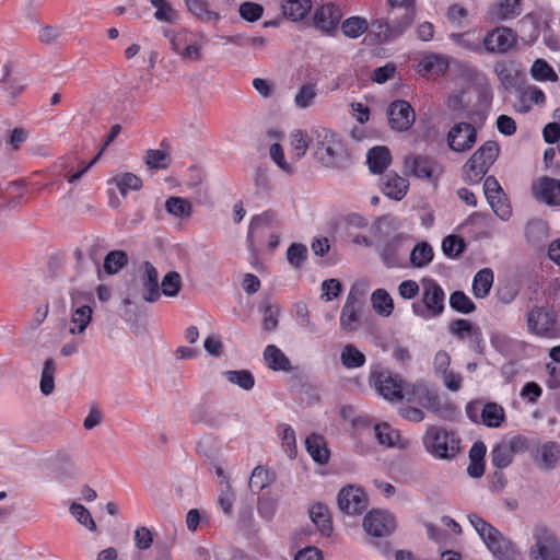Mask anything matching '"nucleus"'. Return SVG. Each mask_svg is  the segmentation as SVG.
<instances>
[{"label":"nucleus","instance_id":"f257e3e1","mask_svg":"<svg viewBox=\"0 0 560 560\" xmlns=\"http://www.w3.org/2000/svg\"><path fill=\"white\" fill-rule=\"evenodd\" d=\"M371 233L381 244V256L388 268L401 266L405 242L408 235L399 231L398 221L389 215L378 218Z\"/></svg>","mask_w":560,"mask_h":560},{"label":"nucleus","instance_id":"f03ea898","mask_svg":"<svg viewBox=\"0 0 560 560\" xmlns=\"http://www.w3.org/2000/svg\"><path fill=\"white\" fill-rule=\"evenodd\" d=\"M311 141L315 147V158L326 167L338 166L346 155L343 143L338 135L325 127L312 128Z\"/></svg>","mask_w":560,"mask_h":560},{"label":"nucleus","instance_id":"7ed1b4c3","mask_svg":"<svg viewBox=\"0 0 560 560\" xmlns=\"http://www.w3.org/2000/svg\"><path fill=\"white\" fill-rule=\"evenodd\" d=\"M468 520L494 557L500 560L515 559L517 556L516 546L501 532L477 514H469Z\"/></svg>","mask_w":560,"mask_h":560},{"label":"nucleus","instance_id":"20e7f679","mask_svg":"<svg viewBox=\"0 0 560 560\" xmlns=\"http://www.w3.org/2000/svg\"><path fill=\"white\" fill-rule=\"evenodd\" d=\"M425 451L438 459H451L460 450V439L454 431L442 427L429 425L422 436Z\"/></svg>","mask_w":560,"mask_h":560},{"label":"nucleus","instance_id":"39448f33","mask_svg":"<svg viewBox=\"0 0 560 560\" xmlns=\"http://www.w3.org/2000/svg\"><path fill=\"white\" fill-rule=\"evenodd\" d=\"M499 151L495 141L485 142L464 165L466 180L469 184L479 183L498 159Z\"/></svg>","mask_w":560,"mask_h":560},{"label":"nucleus","instance_id":"423d86ee","mask_svg":"<svg viewBox=\"0 0 560 560\" xmlns=\"http://www.w3.org/2000/svg\"><path fill=\"white\" fill-rule=\"evenodd\" d=\"M534 544L528 550L529 560H560V541L545 524L533 527Z\"/></svg>","mask_w":560,"mask_h":560},{"label":"nucleus","instance_id":"0eeeda50","mask_svg":"<svg viewBox=\"0 0 560 560\" xmlns=\"http://www.w3.org/2000/svg\"><path fill=\"white\" fill-rule=\"evenodd\" d=\"M518 35L508 26H497L483 37V54L506 55L517 47Z\"/></svg>","mask_w":560,"mask_h":560},{"label":"nucleus","instance_id":"6e6552de","mask_svg":"<svg viewBox=\"0 0 560 560\" xmlns=\"http://www.w3.org/2000/svg\"><path fill=\"white\" fill-rule=\"evenodd\" d=\"M558 315L550 306H535L528 311L526 323L529 332L545 338L556 336Z\"/></svg>","mask_w":560,"mask_h":560},{"label":"nucleus","instance_id":"1a4fd4ad","mask_svg":"<svg viewBox=\"0 0 560 560\" xmlns=\"http://www.w3.org/2000/svg\"><path fill=\"white\" fill-rule=\"evenodd\" d=\"M422 302L424 311H418L413 305V311L422 317H435L442 314L444 310L445 294L441 285L433 279H425L422 282Z\"/></svg>","mask_w":560,"mask_h":560},{"label":"nucleus","instance_id":"9d476101","mask_svg":"<svg viewBox=\"0 0 560 560\" xmlns=\"http://www.w3.org/2000/svg\"><path fill=\"white\" fill-rule=\"evenodd\" d=\"M527 447V439L522 435H514L508 441H502L491 451L492 465L499 469L506 468L513 462L514 455L524 453Z\"/></svg>","mask_w":560,"mask_h":560},{"label":"nucleus","instance_id":"9b49d317","mask_svg":"<svg viewBox=\"0 0 560 560\" xmlns=\"http://www.w3.org/2000/svg\"><path fill=\"white\" fill-rule=\"evenodd\" d=\"M337 503L341 512L348 515H358L366 510L369 501L361 487L348 485L339 491Z\"/></svg>","mask_w":560,"mask_h":560},{"label":"nucleus","instance_id":"f8f14e48","mask_svg":"<svg viewBox=\"0 0 560 560\" xmlns=\"http://www.w3.org/2000/svg\"><path fill=\"white\" fill-rule=\"evenodd\" d=\"M363 294L364 291L359 292L355 287L351 288L340 314V327L342 330L350 332L359 329L361 324V298Z\"/></svg>","mask_w":560,"mask_h":560},{"label":"nucleus","instance_id":"ddd939ff","mask_svg":"<svg viewBox=\"0 0 560 560\" xmlns=\"http://www.w3.org/2000/svg\"><path fill=\"white\" fill-rule=\"evenodd\" d=\"M389 126L396 131H406L416 120V114L411 105L404 100L392 102L387 107Z\"/></svg>","mask_w":560,"mask_h":560},{"label":"nucleus","instance_id":"4468645a","mask_svg":"<svg viewBox=\"0 0 560 560\" xmlns=\"http://www.w3.org/2000/svg\"><path fill=\"white\" fill-rule=\"evenodd\" d=\"M477 141L476 128L468 122L455 124L447 133V143L452 151L465 152Z\"/></svg>","mask_w":560,"mask_h":560},{"label":"nucleus","instance_id":"2eb2a0df","mask_svg":"<svg viewBox=\"0 0 560 560\" xmlns=\"http://www.w3.org/2000/svg\"><path fill=\"white\" fill-rule=\"evenodd\" d=\"M342 19V12L339 7L334 3H325L314 12V26L326 35H332L339 26Z\"/></svg>","mask_w":560,"mask_h":560},{"label":"nucleus","instance_id":"dca6fc26","mask_svg":"<svg viewBox=\"0 0 560 560\" xmlns=\"http://www.w3.org/2000/svg\"><path fill=\"white\" fill-rule=\"evenodd\" d=\"M363 527L374 537H385L394 532L396 522L388 512L373 510L364 516Z\"/></svg>","mask_w":560,"mask_h":560},{"label":"nucleus","instance_id":"f3484780","mask_svg":"<svg viewBox=\"0 0 560 560\" xmlns=\"http://www.w3.org/2000/svg\"><path fill=\"white\" fill-rule=\"evenodd\" d=\"M375 388L380 395L389 401H400L404 398L402 381L389 371L375 374Z\"/></svg>","mask_w":560,"mask_h":560},{"label":"nucleus","instance_id":"a211bd4d","mask_svg":"<svg viewBox=\"0 0 560 560\" xmlns=\"http://www.w3.org/2000/svg\"><path fill=\"white\" fill-rule=\"evenodd\" d=\"M534 197L549 206H560V179L548 176L539 177L533 183Z\"/></svg>","mask_w":560,"mask_h":560},{"label":"nucleus","instance_id":"6ab92c4d","mask_svg":"<svg viewBox=\"0 0 560 560\" xmlns=\"http://www.w3.org/2000/svg\"><path fill=\"white\" fill-rule=\"evenodd\" d=\"M448 330L458 339H468L471 348L478 349L482 341L480 328L467 319L458 318L450 323Z\"/></svg>","mask_w":560,"mask_h":560},{"label":"nucleus","instance_id":"aec40b11","mask_svg":"<svg viewBox=\"0 0 560 560\" xmlns=\"http://www.w3.org/2000/svg\"><path fill=\"white\" fill-rule=\"evenodd\" d=\"M143 272L141 275V284H142V296L143 300L153 303L158 301L161 296L160 284H159V273L155 267L149 262L144 261L142 265Z\"/></svg>","mask_w":560,"mask_h":560},{"label":"nucleus","instance_id":"412c9836","mask_svg":"<svg viewBox=\"0 0 560 560\" xmlns=\"http://www.w3.org/2000/svg\"><path fill=\"white\" fill-rule=\"evenodd\" d=\"M191 420L195 423H203L211 428H221L225 424L226 416L215 407L200 404L192 410Z\"/></svg>","mask_w":560,"mask_h":560},{"label":"nucleus","instance_id":"4be33fe9","mask_svg":"<svg viewBox=\"0 0 560 560\" xmlns=\"http://www.w3.org/2000/svg\"><path fill=\"white\" fill-rule=\"evenodd\" d=\"M381 187L388 198L401 200L408 191L409 183L406 178L390 172L382 177Z\"/></svg>","mask_w":560,"mask_h":560},{"label":"nucleus","instance_id":"5701e85b","mask_svg":"<svg viewBox=\"0 0 560 560\" xmlns=\"http://www.w3.org/2000/svg\"><path fill=\"white\" fill-rule=\"evenodd\" d=\"M409 400H412L419 404L421 407L430 410L432 412H438L440 410V398L438 394L431 390L425 384L419 382L413 384Z\"/></svg>","mask_w":560,"mask_h":560},{"label":"nucleus","instance_id":"b1692460","mask_svg":"<svg viewBox=\"0 0 560 560\" xmlns=\"http://www.w3.org/2000/svg\"><path fill=\"white\" fill-rule=\"evenodd\" d=\"M306 451L312 459L319 464L325 465L329 460L330 452L327 447L326 440L324 436L312 433L305 440Z\"/></svg>","mask_w":560,"mask_h":560},{"label":"nucleus","instance_id":"393cba45","mask_svg":"<svg viewBox=\"0 0 560 560\" xmlns=\"http://www.w3.org/2000/svg\"><path fill=\"white\" fill-rule=\"evenodd\" d=\"M448 67L450 58L447 56L430 52L420 60L419 72L442 75L447 71Z\"/></svg>","mask_w":560,"mask_h":560},{"label":"nucleus","instance_id":"a878e982","mask_svg":"<svg viewBox=\"0 0 560 560\" xmlns=\"http://www.w3.org/2000/svg\"><path fill=\"white\" fill-rule=\"evenodd\" d=\"M264 360L272 371L291 372L293 370L289 358L275 345L265 348Z\"/></svg>","mask_w":560,"mask_h":560},{"label":"nucleus","instance_id":"bb28decb","mask_svg":"<svg viewBox=\"0 0 560 560\" xmlns=\"http://www.w3.org/2000/svg\"><path fill=\"white\" fill-rule=\"evenodd\" d=\"M281 10L293 22L302 21L312 10V0H281Z\"/></svg>","mask_w":560,"mask_h":560},{"label":"nucleus","instance_id":"cd10ccee","mask_svg":"<svg viewBox=\"0 0 560 560\" xmlns=\"http://www.w3.org/2000/svg\"><path fill=\"white\" fill-rule=\"evenodd\" d=\"M392 155L388 148L378 145L369 150L366 162L372 173L380 174L390 164Z\"/></svg>","mask_w":560,"mask_h":560},{"label":"nucleus","instance_id":"c85d7f7f","mask_svg":"<svg viewBox=\"0 0 560 560\" xmlns=\"http://www.w3.org/2000/svg\"><path fill=\"white\" fill-rule=\"evenodd\" d=\"M405 168L419 178L432 177V161L423 155H409L404 161Z\"/></svg>","mask_w":560,"mask_h":560},{"label":"nucleus","instance_id":"c756f323","mask_svg":"<svg viewBox=\"0 0 560 560\" xmlns=\"http://www.w3.org/2000/svg\"><path fill=\"white\" fill-rule=\"evenodd\" d=\"M539 452L540 455L536 458V462L542 469H553L560 463V445L557 442L549 441L544 443Z\"/></svg>","mask_w":560,"mask_h":560},{"label":"nucleus","instance_id":"7c9ffc66","mask_svg":"<svg viewBox=\"0 0 560 560\" xmlns=\"http://www.w3.org/2000/svg\"><path fill=\"white\" fill-rule=\"evenodd\" d=\"M310 516L323 536H330L332 533V523L326 505L322 503L314 504L310 511Z\"/></svg>","mask_w":560,"mask_h":560},{"label":"nucleus","instance_id":"2f4dec72","mask_svg":"<svg viewBox=\"0 0 560 560\" xmlns=\"http://www.w3.org/2000/svg\"><path fill=\"white\" fill-rule=\"evenodd\" d=\"M187 10L198 20L205 23H215L220 14L209 9L207 0H185Z\"/></svg>","mask_w":560,"mask_h":560},{"label":"nucleus","instance_id":"473e14b6","mask_svg":"<svg viewBox=\"0 0 560 560\" xmlns=\"http://www.w3.org/2000/svg\"><path fill=\"white\" fill-rule=\"evenodd\" d=\"M493 284V271L490 268L479 270L472 280V293L477 299L486 298Z\"/></svg>","mask_w":560,"mask_h":560},{"label":"nucleus","instance_id":"72a5a7b5","mask_svg":"<svg viewBox=\"0 0 560 560\" xmlns=\"http://www.w3.org/2000/svg\"><path fill=\"white\" fill-rule=\"evenodd\" d=\"M505 419L502 406L497 402H487L481 408V422L488 428H498Z\"/></svg>","mask_w":560,"mask_h":560},{"label":"nucleus","instance_id":"f704fd0d","mask_svg":"<svg viewBox=\"0 0 560 560\" xmlns=\"http://www.w3.org/2000/svg\"><path fill=\"white\" fill-rule=\"evenodd\" d=\"M494 73L505 90H511L518 83V72L514 69L512 62H497L494 65Z\"/></svg>","mask_w":560,"mask_h":560},{"label":"nucleus","instance_id":"c9c22d12","mask_svg":"<svg viewBox=\"0 0 560 560\" xmlns=\"http://www.w3.org/2000/svg\"><path fill=\"white\" fill-rule=\"evenodd\" d=\"M523 11V0H499L494 5V15L501 21L512 20Z\"/></svg>","mask_w":560,"mask_h":560},{"label":"nucleus","instance_id":"e433bc0d","mask_svg":"<svg viewBox=\"0 0 560 560\" xmlns=\"http://www.w3.org/2000/svg\"><path fill=\"white\" fill-rule=\"evenodd\" d=\"M57 372V363L52 358L44 361L40 374L39 388L43 395L49 396L55 390V375Z\"/></svg>","mask_w":560,"mask_h":560},{"label":"nucleus","instance_id":"4c0bfd02","mask_svg":"<svg viewBox=\"0 0 560 560\" xmlns=\"http://www.w3.org/2000/svg\"><path fill=\"white\" fill-rule=\"evenodd\" d=\"M259 311L264 313L262 329L267 332L276 330L280 313L279 306L272 304L270 299L267 298L260 302Z\"/></svg>","mask_w":560,"mask_h":560},{"label":"nucleus","instance_id":"58836bf2","mask_svg":"<svg viewBox=\"0 0 560 560\" xmlns=\"http://www.w3.org/2000/svg\"><path fill=\"white\" fill-rule=\"evenodd\" d=\"M371 302L374 311L381 316H389L394 310V302L389 293L384 289H377L372 293Z\"/></svg>","mask_w":560,"mask_h":560},{"label":"nucleus","instance_id":"ea45409f","mask_svg":"<svg viewBox=\"0 0 560 560\" xmlns=\"http://www.w3.org/2000/svg\"><path fill=\"white\" fill-rule=\"evenodd\" d=\"M166 211L174 218L187 219L191 215V203L182 197H170L165 201Z\"/></svg>","mask_w":560,"mask_h":560},{"label":"nucleus","instance_id":"a19ab883","mask_svg":"<svg viewBox=\"0 0 560 560\" xmlns=\"http://www.w3.org/2000/svg\"><path fill=\"white\" fill-rule=\"evenodd\" d=\"M451 39L462 48H465L471 52L482 55L483 54V39L479 40L472 33H453Z\"/></svg>","mask_w":560,"mask_h":560},{"label":"nucleus","instance_id":"79ce46f5","mask_svg":"<svg viewBox=\"0 0 560 560\" xmlns=\"http://www.w3.org/2000/svg\"><path fill=\"white\" fill-rule=\"evenodd\" d=\"M433 248L427 242L417 244L410 252V262L413 267L422 268L433 259Z\"/></svg>","mask_w":560,"mask_h":560},{"label":"nucleus","instance_id":"37998d69","mask_svg":"<svg viewBox=\"0 0 560 560\" xmlns=\"http://www.w3.org/2000/svg\"><path fill=\"white\" fill-rule=\"evenodd\" d=\"M92 319V308L88 305L78 307L71 315V324L69 331L74 334H82Z\"/></svg>","mask_w":560,"mask_h":560},{"label":"nucleus","instance_id":"c03bdc74","mask_svg":"<svg viewBox=\"0 0 560 560\" xmlns=\"http://www.w3.org/2000/svg\"><path fill=\"white\" fill-rule=\"evenodd\" d=\"M278 434L281 439V445L284 453L290 458H294L296 455V438L292 427L287 423L279 424Z\"/></svg>","mask_w":560,"mask_h":560},{"label":"nucleus","instance_id":"a18cd8bd","mask_svg":"<svg viewBox=\"0 0 560 560\" xmlns=\"http://www.w3.org/2000/svg\"><path fill=\"white\" fill-rule=\"evenodd\" d=\"M395 16L392 19L389 23H392V34L395 38L399 37L412 24L415 20V9L407 8L402 9V13L398 15L393 12Z\"/></svg>","mask_w":560,"mask_h":560},{"label":"nucleus","instance_id":"49530a36","mask_svg":"<svg viewBox=\"0 0 560 560\" xmlns=\"http://www.w3.org/2000/svg\"><path fill=\"white\" fill-rule=\"evenodd\" d=\"M223 375L230 383L245 390H250L255 385V378L248 370L225 371Z\"/></svg>","mask_w":560,"mask_h":560},{"label":"nucleus","instance_id":"de8ad7c7","mask_svg":"<svg viewBox=\"0 0 560 560\" xmlns=\"http://www.w3.org/2000/svg\"><path fill=\"white\" fill-rule=\"evenodd\" d=\"M369 28V23L365 19L360 16H351L345 20L341 24V30L345 36L349 38H358Z\"/></svg>","mask_w":560,"mask_h":560},{"label":"nucleus","instance_id":"09e8293b","mask_svg":"<svg viewBox=\"0 0 560 560\" xmlns=\"http://www.w3.org/2000/svg\"><path fill=\"white\" fill-rule=\"evenodd\" d=\"M530 74L536 81H550L556 82L558 74L552 67L544 59H537L534 61L530 68Z\"/></svg>","mask_w":560,"mask_h":560},{"label":"nucleus","instance_id":"8fccbe9b","mask_svg":"<svg viewBox=\"0 0 560 560\" xmlns=\"http://www.w3.org/2000/svg\"><path fill=\"white\" fill-rule=\"evenodd\" d=\"M290 143L295 151V158L300 160L305 155L310 144L312 143L311 133L307 135L306 131L301 129L293 130L290 135Z\"/></svg>","mask_w":560,"mask_h":560},{"label":"nucleus","instance_id":"3c124183","mask_svg":"<svg viewBox=\"0 0 560 560\" xmlns=\"http://www.w3.org/2000/svg\"><path fill=\"white\" fill-rule=\"evenodd\" d=\"M341 362L347 369H357L365 363V357L353 345H347L341 351Z\"/></svg>","mask_w":560,"mask_h":560},{"label":"nucleus","instance_id":"603ef678","mask_svg":"<svg viewBox=\"0 0 560 560\" xmlns=\"http://www.w3.org/2000/svg\"><path fill=\"white\" fill-rule=\"evenodd\" d=\"M132 560H172L171 546L165 542H156L151 553L135 552Z\"/></svg>","mask_w":560,"mask_h":560},{"label":"nucleus","instance_id":"864d4df0","mask_svg":"<svg viewBox=\"0 0 560 560\" xmlns=\"http://www.w3.org/2000/svg\"><path fill=\"white\" fill-rule=\"evenodd\" d=\"M128 262V256L122 250L109 252L104 260V269L108 275H114L122 269Z\"/></svg>","mask_w":560,"mask_h":560},{"label":"nucleus","instance_id":"5fc2aeb1","mask_svg":"<svg viewBox=\"0 0 560 560\" xmlns=\"http://www.w3.org/2000/svg\"><path fill=\"white\" fill-rule=\"evenodd\" d=\"M160 288L165 296H176L182 289V278L179 273L176 271L167 272L162 280Z\"/></svg>","mask_w":560,"mask_h":560},{"label":"nucleus","instance_id":"6e6d98bb","mask_svg":"<svg viewBox=\"0 0 560 560\" xmlns=\"http://www.w3.org/2000/svg\"><path fill=\"white\" fill-rule=\"evenodd\" d=\"M269 483H270L269 471L262 466L255 467L250 475L249 482H248V487H249L250 491L254 493H259Z\"/></svg>","mask_w":560,"mask_h":560},{"label":"nucleus","instance_id":"4d7b16f0","mask_svg":"<svg viewBox=\"0 0 560 560\" xmlns=\"http://www.w3.org/2000/svg\"><path fill=\"white\" fill-rule=\"evenodd\" d=\"M450 305L463 314H469L476 310L475 303L463 291H455L451 294Z\"/></svg>","mask_w":560,"mask_h":560},{"label":"nucleus","instance_id":"13d9d810","mask_svg":"<svg viewBox=\"0 0 560 560\" xmlns=\"http://www.w3.org/2000/svg\"><path fill=\"white\" fill-rule=\"evenodd\" d=\"M317 95L315 84L308 83L300 88L294 97V104L296 107L305 109L313 105L314 100Z\"/></svg>","mask_w":560,"mask_h":560},{"label":"nucleus","instance_id":"bf43d9fd","mask_svg":"<svg viewBox=\"0 0 560 560\" xmlns=\"http://www.w3.org/2000/svg\"><path fill=\"white\" fill-rule=\"evenodd\" d=\"M465 249V241L458 235H448L442 242V250L450 258H457Z\"/></svg>","mask_w":560,"mask_h":560},{"label":"nucleus","instance_id":"052dcab7","mask_svg":"<svg viewBox=\"0 0 560 560\" xmlns=\"http://www.w3.org/2000/svg\"><path fill=\"white\" fill-rule=\"evenodd\" d=\"M374 435L378 443L386 446H395L399 434L396 430L392 429L387 423L377 424L374 427Z\"/></svg>","mask_w":560,"mask_h":560},{"label":"nucleus","instance_id":"680f3d73","mask_svg":"<svg viewBox=\"0 0 560 560\" xmlns=\"http://www.w3.org/2000/svg\"><path fill=\"white\" fill-rule=\"evenodd\" d=\"M392 23L385 19H376L371 22V34L374 35L380 43L395 38L392 34Z\"/></svg>","mask_w":560,"mask_h":560},{"label":"nucleus","instance_id":"e2e57ef3","mask_svg":"<svg viewBox=\"0 0 560 560\" xmlns=\"http://www.w3.org/2000/svg\"><path fill=\"white\" fill-rule=\"evenodd\" d=\"M307 257V247L302 243H292L287 250V259L289 264L299 269Z\"/></svg>","mask_w":560,"mask_h":560},{"label":"nucleus","instance_id":"0e129e2a","mask_svg":"<svg viewBox=\"0 0 560 560\" xmlns=\"http://www.w3.org/2000/svg\"><path fill=\"white\" fill-rule=\"evenodd\" d=\"M151 4L156 9L154 18L161 22H173L177 18L176 11L166 0H150Z\"/></svg>","mask_w":560,"mask_h":560},{"label":"nucleus","instance_id":"69168bd1","mask_svg":"<svg viewBox=\"0 0 560 560\" xmlns=\"http://www.w3.org/2000/svg\"><path fill=\"white\" fill-rule=\"evenodd\" d=\"M72 516L90 530H96V524L89 510L80 503H72L70 506Z\"/></svg>","mask_w":560,"mask_h":560},{"label":"nucleus","instance_id":"338daca9","mask_svg":"<svg viewBox=\"0 0 560 560\" xmlns=\"http://www.w3.org/2000/svg\"><path fill=\"white\" fill-rule=\"evenodd\" d=\"M137 552H144L153 544V533L145 526H140L135 530L133 535Z\"/></svg>","mask_w":560,"mask_h":560},{"label":"nucleus","instance_id":"774afa93","mask_svg":"<svg viewBox=\"0 0 560 560\" xmlns=\"http://www.w3.org/2000/svg\"><path fill=\"white\" fill-rule=\"evenodd\" d=\"M164 35L170 39L171 48L177 55L180 54L189 42V32L187 30H182L179 32L165 31Z\"/></svg>","mask_w":560,"mask_h":560}]
</instances>
